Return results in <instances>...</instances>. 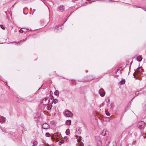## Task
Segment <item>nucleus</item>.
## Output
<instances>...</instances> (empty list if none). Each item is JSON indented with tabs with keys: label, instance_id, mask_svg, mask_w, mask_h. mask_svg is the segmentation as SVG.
I'll return each instance as SVG.
<instances>
[{
	"label": "nucleus",
	"instance_id": "obj_27",
	"mask_svg": "<svg viewBox=\"0 0 146 146\" xmlns=\"http://www.w3.org/2000/svg\"><path fill=\"white\" fill-rule=\"evenodd\" d=\"M0 128L3 131V132H5L6 133V130L5 129H2L1 127H0Z\"/></svg>",
	"mask_w": 146,
	"mask_h": 146
},
{
	"label": "nucleus",
	"instance_id": "obj_31",
	"mask_svg": "<svg viewBox=\"0 0 146 146\" xmlns=\"http://www.w3.org/2000/svg\"><path fill=\"white\" fill-rule=\"evenodd\" d=\"M107 119H108V121H110V119H109V117L107 118Z\"/></svg>",
	"mask_w": 146,
	"mask_h": 146
},
{
	"label": "nucleus",
	"instance_id": "obj_17",
	"mask_svg": "<svg viewBox=\"0 0 146 146\" xmlns=\"http://www.w3.org/2000/svg\"><path fill=\"white\" fill-rule=\"evenodd\" d=\"M64 139L66 142H68V137L67 136H65L64 137Z\"/></svg>",
	"mask_w": 146,
	"mask_h": 146
},
{
	"label": "nucleus",
	"instance_id": "obj_22",
	"mask_svg": "<svg viewBox=\"0 0 146 146\" xmlns=\"http://www.w3.org/2000/svg\"><path fill=\"white\" fill-rule=\"evenodd\" d=\"M45 136L47 137H50V134L48 133H46L45 134Z\"/></svg>",
	"mask_w": 146,
	"mask_h": 146
},
{
	"label": "nucleus",
	"instance_id": "obj_33",
	"mask_svg": "<svg viewBox=\"0 0 146 146\" xmlns=\"http://www.w3.org/2000/svg\"><path fill=\"white\" fill-rule=\"evenodd\" d=\"M86 72H88V70H86Z\"/></svg>",
	"mask_w": 146,
	"mask_h": 146
},
{
	"label": "nucleus",
	"instance_id": "obj_18",
	"mask_svg": "<svg viewBox=\"0 0 146 146\" xmlns=\"http://www.w3.org/2000/svg\"><path fill=\"white\" fill-rule=\"evenodd\" d=\"M105 113L108 116H110V113L108 110H106Z\"/></svg>",
	"mask_w": 146,
	"mask_h": 146
},
{
	"label": "nucleus",
	"instance_id": "obj_6",
	"mask_svg": "<svg viewBox=\"0 0 146 146\" xmlns=\"http://www.w3.org/2000/svg\"><path fill=\"white\" fill-rule=\"evenodd\" d=\"M143 70V69L141 68H137L136 70L135 71V73L136 74H137L138 73L141 72Z\"/></svg>",
	"mask_w": 146,
	"mask_h": 146
},
{
	"label": "nucleus",
	"instance_id": "obj_8",
	"mask_svg": "<svg viewBox=\"0 0 146 146\" xmlns=\"http://www.w3.org/2000/svg\"><path fill=\"white\" fill-rule=\"evenodd\" d=\"M137 60L138 61H141L142 60V57L141 56L139 55L137 57Z\"/></svg>",
	"mask_w": 146,
	"mask_h": 146
},
{
	"label": "nucleus",
	"instance_id": "obj_32",
	"mask_svg": "<svg viewBox=\"0 0 146 146\" xmlns=\"http://www.w3.org/2000/svg\"><path fill=\"white\" fill-rule=\"evenodd\" d=\"M54 136H55V137H56V138L57 137V136H56V134L55 135H54Z\"/></svg>",
	"mask_w": 146,
	"mask_h": 146
},
{
	"label": "nucleus",
	"instance_id": "obj_25",
	"mask_svg": "<svg viewBox=\"0 0 146 146\" xmlns=\"http://www.w3.org/2000/svg\"><path fill=\"white\" fill-rule=\"evenodd\" d=\"M78 146H84L83 143L82 142H80V144H79Z\"/></svg>",
	"mask_w": 146,
	"mask_h": 146
},
{
	"label": "nucleus",
	"instance_id": "obj_4",
	"mask_svg": "<svg viewBox=\"0 0 146 146\" xmlns=\"http://www.w3.org/2000/svg\"><path fill=\"white\" fill-rule=\"evenodd\" d=\"M99 93L101 96L103 97L105 95V92L103 89H101L99 90Z\"/></svg>",
	"mask_w": 146,
	"mask_h": 146
},
{
	"label": "nucleus",
	"instance_id": "obj_1",
	"mask_svg": "<svg viewBox=\"0 0 146 146\" xmlns=\"http://www.w3.org/2000/svg\"><path fill=\"white\" fill-rule=\"evenodd\" d=\"M64 115L67 117H70L73 115L72 113L68 110L65 111L64 112Z\"/></svg>",
	"mask_w": 146,
	"mask_h": 146
},
{
	"label": "nucleus",
	"instance_id": "obj_29",
	"mask_svg": "<svg viewBox=\"0 0 146 146\" xmlns=\"http://www.w3.org/2000/svg\"><path fill=\"white\" fill-rule=\"evenodd\" d=\"M78 0H72V1L73 2H75L76 1H78Z\"/></svg>",
	"mask_w": 146,
	"mask_h": 146
},
{
	"label": "nucleus",
	"instance_id": "obj_23",
	"mask_svg": "<svg viewBox=\"0 0 146 146\" xmlns=\"http://www.w3.org/2000/svg\"><path fill=\"white\" fill-rule=\"evenodd\" d=\"M26 39H27V38H26L25 39H23L22 40H20V42H15V43H17L19 42H23V41H25L26 40Z\"/></svg>",
	"mask_w": 146,
	"mask_h": 146
},
{
	"label": "nucleus",
	"instance_id": "obj_11",
	"mask_svg": "<svg viewBox=\"0 0 146 146\" xmlns=\"http://www.w3.org/2000/svg\"><path fill=\"white\" fill-rule=\"evenodd\" d=\"M65 133L66 135H68L70 133L69 129H67Z\"/></svg>",
	"mask_w": 146,
	"mask_h": 146
},
{
	"label": "nucleus",
	"instance_id": "obj_28",
	"mask_svg": "<svg viewBox=\"0 0 146 146\" xmlns=\"http://www.w3.org/2000/svg\"><path fill=\"white\" fill-rule=\"evenodd\" d=\"M59 27V25L57 26L55 28V29H57Z\"/></svg>",
	"mask_w": 146,
	"mask_h": 146
},
{
	"label": "nucleus",
	"instance_id": "obj_12",
	"mask_svg": "<svg viewBox=\"0 0 146 146\" xmlns=\"http://www.w3.org/2000/svg\"><path fill=\"white\" fill-rule=\"evenodd\" d=\"M106 130H103L102 133H101V135H102L105 136L106 135Z\"/></svg>",
	"mask_w": 146,
	"mask_h": 146
},
{
	"label": "nucleus",
	"instance_id": "obj_20",
	"mask_svg": "<svg viewBox=\"0 0 146 146\" xmlns=\"http://www.w3.org/2000/svg\"><path fill=\"white\" fill-rule=\"evenodd\" d=\"M64 140H62L60 141H59L58 143L59 145H61L62 143H63L64 142Z\"/></svg>",
	"mask_w": 146,
	"mask_h": 146
},
{
	"label": "nucleus",
	"instance_id": "obj_21",
	"mask_svg": "<svg viewBox=\"0 0 146 146\" xmlns=\"http://www.w3.org/2000/svg\"><path fill=\"white\" fill-rule=\"evenodd\" d=\"M125 81L124 80H121L120 81V83L121 84H123L124 83H125Z\"/></svg>",
	"mask_w": 146,
	"mask_h": 146
},
{
	"label": "nucleus",
	"instance_id": "obj_16",
	"mask_svg": "<svg viewBox=\"0 0 146 146\" xmlns=\"http://www.w3.org/2000/svg\"><path fill=\"white\" fill-rule=\"evenodd\" d=\"M52 102H53L54 104H56L58 102V100L56 99H53Z\"/></svg>",
	"mask_w": 146,
	"mask_h": 146
},
{
	"label": "nucleus",
	"instance_id": "obj_19",
	"mask_svg": "<svg viewBox=\"0 0 146 146\" xmlns=\"http://www.w3.org/2000/svg\"><path fill=\"white\" fill-rule=\"evenodd\" d=\"M139 94V91H137L135 92V96H134V98L135 97L137 96Z\"/></svg>",
	"mask_w": 146,
	"mask_h": 146
},
{
	"label": "nucleus",
	"instance_id": "obj_3",
	"mask_svg": "<svg viewBox=\"0 0 146 146\" xmlns=\"http://www.w3.org/2000/svg\"><path fill=\"white\" fill-rule=\"evenodd\" d=\"M48 98H44L42 100V103L43 105H46L48 104L49 102V100H48Z\"/></svg>",
	"mask_w": 146,
	"mask_h": 146
},
{
	"label": "nucleus",
	"instance_id": "obj_26",
	"mask_svg": "<svg viewBox=\"0 0 146 146\" xmlns=\"http://www.w3.org/2000/svg\"><path fill=\"white\" fill-rule=\"evenodd\" d=\"M25 32V31H24L21 29H20L19 30V32L21 33H22L23 32Z\"/></svg>",
	"mask_w": 146,
	"mask_h": 146
},
{
	"label": "nucleus",
	"instance_id": "obj_7",
	"mask_svg": "<svg viewBox=\"0 0 146 146\" xmlns=\"http://www.w3.org/2000/svg\"><path fill=\"white\" fill-rule=\"evenodd\" d=\"M71 121L70 120H67L66 121V125H69L71 124Z\"/></svg>",
	"mask_w": 146,
	"mask_h": 146
},
{
	"label": "nucleus",
	"instance_id": "obj_30",
	"mask_svg": "<svg viewBox=\"0 0 146 146\" xmlns=\"http://www.w3.org/2000/svg\"><path fill=\"white\" fill-rule=\"evenodd\" d=\"M53 98H54V97H53V96H51V99H53Z\"/></svg>",
	"mask_w": 146,
	"mask_h": 146
},
{
	"label": "nucleus",
	"instance_id": "obj_9",
	"mask_svg": "<svg viewBox=\"0 0 146 146\" xmlns=\"http://www.w3.org/2000/svg\"><path fill=\"white\" fill-rule=\"evenodd\" d=\"M5 121L4 117L3 116H0V122H3Z\"/></svg>",
	"mask_w": 146,
	"mask_h": 146
},
{
	"label": "nucleus",
	"instance_id": "obj_13",
	"mask_svg": "<svg viewBox=\"0 0 146 146\" xmlns=\"http://www.w3.org/2000/svg\"><path fill=\"white\" fill-rule=\"evenodd\" d=\"M54 94L58 96L59 95V92L58 90H56L54 92Z\"/></svg>",
	"mask_w": 146,
	"mask_h": 146
},
{
	"label": "nucleus",
	"instance_id": "obj_34",
	"mask_svg": "<svg viewBox=\"0 0 146 146\" xmlns=\"http://www.w3.org/2000/svg\"><path fill=\"white\" fill-rule=\"evenodd\" d=\"M143 9L145 11H146V9L145 10L144 9H143Z\"/></svg>",
	"mask_w": 146,
	"mask_h": 146
},
{
	"label": "nucleus",
	"instance_id": "obj_24",
	"mask_svg": "<svg viewBox=\"0 0 146 146\" xmlns=\"http://www.w3.org/2000/svg\"><path fill=\"white\" fill-rule=\"evenodd\" d=\"M1 27L3 29H5V27L3 25H1Z\"/></svg>",
	"mask_w": 146,
	"mask_h": 146
},
{
	"label": "nucleus",
	"instance_id": "obj_5",
	"mask_svg": "<svg viewBox=\"0 0 146 146\" xmlns=\"http://www.w3.org/2000/svg\"><path fill=\"white\" fill-rule=\"evenodd\" d=\"M42 128L44 129H47L49 128V125L47 123H44L43 124Z\"/></svg>",
	"mask_w": 146,
	"mask_h": 146
},
{
	"label": "nucleus",
	"instance_id": "obj_10",
	"mask_svg": "<svg viewBox=\"0 0 146 146\" xmlns=\"http://www.w3.org/2000/svg\"><path fill=\"white\" fill-rule=\"evenodd\" d=\"M52 107V105L50 104H49L48 105V106L46 107V108L47 110H50L51 108Z\"/></svg>",
	"mask_w": 146,
	"mask_h": 146
},
{
	"label": "nucleus",
	"instance_id": "obj_2",
	"mask_svg": "<svg viewBox=\"0 0 146 146\" xmlns=\"http://www.w3.org/2000/svg\"><path fill=\"white\" fill-rule=\"evenodd\" d=\"M138 125L139 127L141 129H144L145 126V123L143 121H141L139 122L138 123Z\"/></svg>",
	"mask_w": 146,
	"mask_h": 146
},
{
	"label": "nucleus",
	"instance_id": "obj_15",
	"mask_svg": "<svg viewBox=\"0 0 146 146\" xmlns=\"http://www.w3.org/2000/svg\"><path fill=\"white\" fill-rule=\"evenodd\" d=\"M59 9L60 10H62L64 9V7L63 6L61 5L59 7Z\"/></svg>",
	"mask_w": 146,
	"mask_h": 146
},
{
	"label": "nucleus",
	"instance_id": "obj_14",
	"mask_svg": "<svg viewBox=\"0 0 146 146\" xmlns=\"http://www.w3.org/2000/svg\"><path fill=\"white\" fill-rule=\"evenodd\" d=\"M33 146H36L37 144V142L36 141H34L33 143Z\"/></svg>",
	"mask_w": 146,
	"mask_h": 146
}]
</instances>
